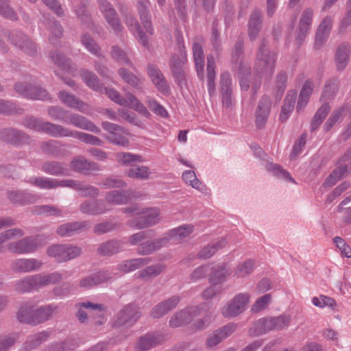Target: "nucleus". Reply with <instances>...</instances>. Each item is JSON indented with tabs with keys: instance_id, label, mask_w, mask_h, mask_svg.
<instances>
[{
	"instance_id": "f257e3e1",
	"label": "nucleus",
	"mask_w": 351,
	"mask_h": 351,
	"mask_svg": "<svg viewBox=\"0 0 351 351\" xmlns=\"http://www.w3.org/2000/svg\"><path fill=\"white\" fill-rule=\"evenodd\" d=\"M277 58V53L269 49L265 40H263L256 52L254 66L257 79L252 82V76L251 74L247 76H241L240 80L241 89L247 90L252 86L253 93L256 94L261 86V78L269 80L272 77Z\"/></svg>"
},
{
	"instance_id": "f03ea898",
	"label": "nucleus",
	"mask_w": 351,
	"mask_h": 351,
	"mask_svg": "<svg viewBox=\"0 0 351 351\" xmlns=\"http://www.w3.org/2000/svg\"><path fill=\"white\" fill-rule=\"evenodd\" d=\"M124 213H134L138 217L131 219L129 225L136 229H143L158 223L161 220L160 210L157 207L140 208L137 206L123 208Z\"/></svg>"
},
{
	"instance_id": "7ed1b4c3",
	"label": "nucleus",
	"mask_w": 351,
	"mask_h": 351,
	"mask_svg": "<svg viewBox=\"0 0 351 351\" xmlns=\"http://www.w3.org/2000/svg\"><path fill=\"white\" fill-rule=\"evenodd\" d=\"M338 82L335 80H329L326 83L321 96V101L323 102V104L317 110L312 120L311 125V131L317 130L328 115L330 109L328 101L335 97L338 90Z\"/></svg>"
},
{
	"instance_id": "20e7f679",
	"label": "nucleus",
	"mask_w": 351,
	"mask_h": 351,
	"mask_svg": "<svg viewBox=\"0 0 351 351\" xmlns=\"http://www.w3.org/2000/svg\"><path fill=\"white\" fill-rule=\"evenodd\" d=\"M47 254L57 262L63 263L79 256L82 254V249L70 244H58L48 247Z\"/></svg>"
},
{
	"instance_id": "39448f33",
	"label": "nucleus",
	"mask_w": 351,
	"mask_h": 351,
	"mask_svg": "<svg viewBox=\"0 0 351 351\" xmlns=\"http://www.w3.org/2000/svg\"><path fill=\"white\" fill-rule=\"evenodd\" d=\"M39 237L29 236L20 240L9 242L7 249L16 254H27L35 252L40 246Z\"/></svg>"
},
{
	"instance_id": "423d86ee",
	"label": "nucleus",
	"mask_w": 351,
	"mask_h": 351,
	"mask_svg": "<svg viewBox=\"0 0 351 351\" xmlns=\"http://www.w3.org/2000/svg\"><path fill=\"white\" fill-rule=\"evenodd\" d=\"M101 126L107 132L104 137L108 142L121 147L129 145L128 133L122 127L108 121H103Z\"/></svg>"
},
{
	"instance_id": "0eeeda50",
	"label": "nucleus",
	"mask_w": 351,
	"mask_h": 351,
	"mask_svg": "<svg viewBox=\"0 0 351 351\" xmlns=\"http://www.w3.org/2000/svg\"><path fill=\"white\" fill-rule=\"evenodd\" d=\"M178 45L180 53V57L176 55L172 56L170 68L176 81L182 84L185 80V73L183 66L186 62V53L184 51V45L182 37L178 38Z\"/></svg>"
},
{
	"instance_id": "6e6552de",
	"label": "nucleus",
	"mask_w": 351,
	"mask_h": 351,
	"mask_svg": "<svg viewBox=\"0 0 351 351\" xmlns=\"http://www.w3.org/2000/svg\"><path fill=\"white\" fill-rule=\"evenodd\" d=\"M250 295L247 293L236 295L222 308L221 313L225 317H233L242 313L247 308Z\"/></svg>"
},
{
	"instance_id": "1a4fd4ad",
	"label": "nucleus",
	"mask_w": 351,
	"mask_h": 351,
	"mask_svg": "<svg viewBox=\"0 0 351 351\" xmlns=\"http://www.w3.org/2000/svg\"><path fill=\"white\" fill-rule=\"evenodd\" d=\"M98 3L99 9L108 24L116 34L121 32L123 27L113 5L107 0H98Z\"/></svg>"
},
{
	"instance_id": "9d476101",
	"label": "nucleus",
	"mask_w": 351,
	"mask_h": 351,
	"mask_svg": "<svg viewBox=\"0 0 351 351\" xmlns=\"http://www.w3.org/2000/svg\"><path fill=\"white\" fill-rule=\"evenodd\" d=\"M15 90L19 94L31 99H50V96L45 89L26 82L16 84Z\"/></svg>"
},
{
	"instance_id": "9b49d317",
	"label": "nucleus",
	"mask_w": 351,
	"mask_h": 351,
	"mask_svg": "<svg viewBox=\"0 0 351 351\" xmlns=\"http://www.w3.org/2000/svg\"><path fill=\"white\" fill-rule=\"evenodd\" d=\"M24 125L32 130L47 133L54 137H60L62 125L50 122H44L35 118H29L24 121Z\"/></svg>"
},
{
	"instance_id": "f8f14e48",
	"label": "nucleus",
	"mask_w": 351,
	"mask_h": 351,
	"mask_svg": "<svg viewBox=\"0 0 351 351\" xmlns=\"http://www.w3.org/2000/svg\"><path fill=\"white\" fill-rule=\"evenodd\" d=\"M334 23V17L330 15L325 16L320 21L316 31L315 46L322 47L326 42Z\"/></svg>"
},
{
	"instance_id": "ddd939ff",
	"label": "nucleus",
	"mask_w": 351,
	"mask_h": 351,
	"mask_svg": "<svg viewBox=\"0 0 351 351\" xmlns=\"http://www.w3.org/2000/svg\"><path fill=\"white\" fill-rule=\"evenodd\" d=\"M69 275L65 270L55 271L50 274H39L32 276L34 289H38L51 284H55Z\"/></svg>"
},
{
	"instance_id": "4468645a",
	"label": "nucleus",
	"mask_w": 351,
	"mask_h": 351,
	"mask_svg": "<svg viewBox=\"0 0 351 351\" xmlns=\"http://www.w3.org/2000/svg\"><path fill=\"white\" fill-rule=\"evenodd\" d=\"M199 310L197 306L187 308L173 314L169 319V325L171 328H178L190 323L192 319L199 315Z\"/></svg>"
},
{
	"instance_id": "2eb2a0df",
	"label": "nucleus",
	"mask_w": 351,
	"mask_h": 351,
	"mask_svg": "<svg viewBox=\"0 0 351 351\" xmlns=\"http://www.w3.org/2000/svg\"><path fill=\"white\" fill-rule=\"evenodd\" d=\"M43 262L36 258H16L10 264V268L12 271L17 273H28L39 269Z\"/></svg>"
},
{
	"instance_id": "dca6fc26",
	"label": "nucleus",
	"mask_w": 351,
	"mask_h": 351,
	"mask_svg": "<svg viewBox=\"0 0 351 351\" xmlns=\"http://www.w3.org/2000/svg\"><path fill=\"white\" fill-rule=\"evenodd\" d=\"M138 308L133 304L125 306L117 315L116 324L117 326H132L140 317Z\"/></svg>"
},
{
	"instance_id": "f3484780",
	"label": "nucleus",
	"mask_w": 351,
	"mask_h": 351,
	"mask_svg": "<svg viewBox=\"0 0 351 351\" xmlns=\"http://www.w3.org/2000/svg\"><path fill=\"white\" fill-rule=\"evenodd\" d=\"M314 11L311 8L303 10L298 25V32L295 40L300 44L308 34L313 20Z\"/></svg>"
},
{
	"instance_id": "a211bd4d",
	"label": "nucleus",
	"mask_w": 351,
	"mask_h": 351,
	"mask_svg": "<svg viewBox=\"0 0 351 351\" xmlns=\"http://www.w3.org/2000/svg\"><path fill=\"white\" fill-rule=\"evenodd\" d=\"M10 39L12 43L26 54L33 56L36 53V45L25 34L21 32H14Z\"/></svg>"
},
{
	"instance_id": "6ab92c4d",
	"label": "nucleus",
	"mask_w": 351,
	"mask_h": 351,
	"mask_svg": "<svg viewBox=\"0 0 351 351\" xmlns=\"http://www.w3.org/2000/svg\"><path fill=\"white\" fill-rule=\"evenodd\" d=\"M70 136L77 138L84 143L92 145L101 146L104 143L102 140L92 134L76 130H71L69 128L62 126L60 137Z\"/></svg>"
},
{
	"instance_id": "aec40b11",
	"label": "nucleus",
	"mask_w": 351,
	"mask_h": 351,
	"mask_svg": "<svg viewBox=\"0 0 351 351\" xmlns=\"http://www.w3.org/2000/svg\"><path fill=\"white\" fill-rule=\"evenodd\" d=\"M193 56L197 76L200 80L204 79L205 58L202 48V38H197L193 43Z\"/></svg>"
},
{
	"instance_id": "412c9836",
	"label": "nucleus",
	"mask_w": 351,
	"mask_h": 351,
	"mask_svg": "<svg viewBox=\"0 0 351 351\" xmlns=\"http://www.w3.org/2000/svg\"><path fill=\"white\" fill-rule=\"evenodd\" d=\"M58 97L62 103L66 106L77 110L82 113L89 114L90 106L74 95L66 91H61L58 94Z\"/></svg>"
},
{
	"instance_id": "4be33fe9",
	"label": "nucleus",
	"mask_w": 351,
	"mask_h": 351,
	"mask_svg": "<svg viewBox=\"0 0 351 351\" xmlns=\"http://www.w3.org/2000/svg\"><path fill=\"white\" fill-rule=\"evenodd\" d=\"M67 123L77 128L88 130L89 132L99 134L101 130L86 117L80 114L71 112L68 116Z\"/></svg>"
},
{
	"instance_id": "5701e85b",
	"label": "nucleus",
	"mask_w": 351,
	"mask_h": 351,
	"mask_svg": "<svg viewBox=\"0 0 351 351\" xmlns=\"http://www.w3.org/2000/svg\"><path fill=\"white\" fill-rule=\"evenodd\" d=\"M147 73L156 88L162 93L169 90V86L162 71L156 66L150 64L147 66Z\"/></svg>"
},
{
	"instance_id": "b1692460",
	"label": "nucleus",
	"mask_w": 351,
	"mask_h": 351,
	"mask_svg": "<svg viewBox=\"0 0 351 351\" xmlns=\"http://www.w3.org/2000/svg\"><path fill=\"white\" fill-rule=\"evenodd\" d=\"M70 167L73 171L84 174H89L93 171L100 170V167L97 163L89 161L82 156H78L74 158L70 163Z\"/></svg>"
},
{
	"instance_id": "393cba45",
	"label": "nucleus",
	"mask_w": 351,
	"mask_h": 351,
	"mask_svg": "<svg viewBox=\"0 0 351 351\" xmlns=\"http://www.w3.org/2000/svg\"><path fill=\"white\" fill-rule=\"evenodd\" d=\"M235 330L236 325L234 324H229L224 327L214 331L207 338L206 346L209 348L217 346L223 339L230 335Z\"/></svg>"
},
{
	"instance_id": "a878e982",
	"label": "nucleus",
	"mask_w": 351,
	"mask_h": 351,
	"mask_svg": "<svg viewBox=\"0 0 351 351\" xmlns=\"http://www.w3.org/2000/svg\"><path fill=\"white\" fill-rule=\"evenodd\" d=\"M88 225L86 221L67 223L58 226L56 232L60 237H69L87 228Z\"/></svg>"
},
{
	"instance_id": "bb28decb",
	"label": "nucleus",
	"mask_w": 351,
	"mask_h": 351,
	"mask_svg": "<svg viewBox=\"0 0 351 351\" xmlns=\"http://www.w3.org/2000/svg\"><path fill=\"white\" fill-rule=\"evenodd\" d=\"M271 108V100L269 97L263 96L258 102L256 112V123L258 127L263 126L269 117Z\"/></svg>"
},
{
	"instance_id": "cd10ccee",
	"label": "nucleus",
	"mask_w": 351,
	"mask_h": 351,
	"mask_svg": "<svg viewBox=\"0 0 351 351\" xmlns=\"http://www.w3.org/2000/svg\"><path fill=\"white\" fill-rule=\"evenodd\" d=\"M262 165L267 170V172L276 177L278 179L284 180L288 182L295 183L294 179L291 177V174L285 169H284L279 165L274 163L269 160H263Z\"/></svg>"
},
{
	"instance_id": "c85d7f7f",
	"label": "nucleus",
	"mask_w": 351,
	"mask_h": 351,
	"mask_svg": "<svg viewBox=\"0 0 351 351\" xmlns=\"http://www.w3.org/2000/svg\"><path fill=\"white\" fill-rule=\"evenodd\" d=\"M351 46L348 43L340 44L335 53V65L339 71H343L349 62Z\"/></svg>"
},
{
	"instance_id": "c756f323",
	"label": "nucleus",
	"mask_w": 351,
	"mask_h": 351,
	"mask_svg": "<svg viewBox=\"0 0 351 351\" xmlns=\"http://www.w3.org/2000/svg\"><path fill=\"white\" fill-rule=\"evenodd\" d=\"M164 339V336L159 333L147 334L139 338L136 348L139 351H146L161 343Z\"/></svg>"
},
{
	"instance_id": "7c9ffc66",
	"label": "nucleus",
	"mask_w": 351,
	"mask_h": 351,
	"mask_svg": "<svg viewBox=\"0 0 351 351\" xmlns=\"http://www.w3.org/2000/svg\"><path fill=\"white\" fill-rule=\"evenodd\" d=\"M180 302L178 296H173L155 306L151 311V316L154 318H159L175 308Z\"/></svg>"
},
{
	"instance_id": "2f4dec72",
	"label": "nucleus",
	"mask_w": 351,
	"mask_h": 351,
	"mask_svg": "<svg viewBox=\"0 0 351 351\" xmlns=\"http://www.w3.org/2000/svg\"><path fill=\"white\" fill-rule=\"evenodd\" d=\"M193 231V226L191 225H183L177 228L171 230L165 235L164 238L167 239V245L169 243H177L180 242L183 239L188 237Z\"/></svg>"
},
{
	"instance_id": "473e14b6",
	"label": "nucleus",
	"mask_w": 351,
	"mask_h": 351,
	"mask_svg": "<svg viewBox=\"0 0 351 351\" xmlns=\"http://www.w3.org/2000/svg\"><path fill=\"white\" fill-rule=\"evenodd\" d=\"M167 239L161 238L154 239L153 241H147L141 243L138 247V253L139 254H150L154 252L160 250L167 245Z\"/></svg>"
},
{
	"instance_id": "72a5a7b5",
	"label": "nucleus",
	"mask_w": 351,
	"mask_h": 351,
	"mask_svg": "<svg viewBox=\"0 0 351 351\" xmlns=\"http://www.w3.org/2000/svg\"><path fill=\"white\" fill-rule=\"evenodd\" d=\"M80 208L83 213L90 215H101L109 210L104 202L98 200L86 201L80 205Z\"/></svg>"
},
{
	"instance_id": "f704fd0d",
	"label": "nucleus",
	"mask_w": 351,
	"mask_h": 351,
	"mask_svg": "<svg viewBox=\"0 0 351 351\" xmlns=\"http://www.w3.org/2000/svg\"><path fill=\"white\" fill-rule=\"evenodd\" d=\"M262 14L259 10H255L251 14L248 23V35L251 40H255L261 30Z\"/></svg>"
},
{
	"instance_id": "c9c22d12",
	"label": "nucleus",
	"mask_w": 351,
	"mask_h": 351,
	"mask_svg": "<svg viewBox=\"0 0 351 351\" xmlns=\"http://www.w3.org/2000/svg\"><path fill=\"white\" fill-rule=\"evenodd\" d=\"M42 170L47 174L61 176H69V169L66 165L58 161L46 162L42 166Z\"/></svg>"
},
{
	"instance_id": "e433bc0d",
	"label": "nucleus",
	"mask_w": 351,
	"mask_h": 351,
	"mask_svg": "<svg viewBox=\"0 0 351 351\" xmlns=\"http://www.w3.org/2000/svg\"><path fill=\"white\" fill-rule=\"evenodd\" d=\"M8 198L14 204H27L35 202L38 199L37 195L31 194L24 191H8Z\"/></svg>"
},
{
	"instance_id": "4c0bfd02",
	"label": "nucleus",
	"mask_w": 351,
	"mask_h": 351,
	"mask_svg": "<svg viewBox=\"0 0 351 351\" xmlns=\"http://www.w3.org/2000/svg\"><path fill=\"white\" fill-rule=\"evenodd\" d=\"M80 307L77 313V317L81 323H84L87 320V313L82 309V308H87L90 311H98V317L103 315V312L105 311V306L100 304H94L90 302H83L78 304Z\"/></svg>"
},
{
	"instance_id": "58836bf2",
	"label": "nucleus",
	"mask_w": 351,
	"mask_h": 351,
	"mask_svg": "<svg viewBox=\"0 0 351 351\" xmlns=\"http://www.w3.org/2000/svg\"><path fill=\"white\" fill-rule=\"evenodd\" d=\"M131 198L129 191H111L108 192L105 197L108 204L114 205L126 204Z\"/></svg>"
},
{
	"instance_id": "ea45409f",
	"label": "nucleus",
	"mask_w": 351,
	"mask_h": 351,
	"mask_svg": "<svg viewBox=\"0 0 351 351\" xmlns=\"http://www.w3.org/2000/svg\"><path fill=\"white\" fill-rule=\"evenodd\" d=\"M125 22L132 34L135 36L138 37L139 42L143 46H147L148 45V38L141 29L139 24L131 14H126Z\"/></svg>"
},
{
	"instance_id": "a19ab883",
	"label": "nucleus",
	"mask_w": 351,
	"mask_h": 351,
	"mask_svg": "<svg viewBox=\"0 0 351 351\" xmlns=\"http://www.w3.org/2000/svg\"><path fill=\"white\" fill-rule=\"evenodd\" d=\"M110 277L105 271H99L82 279L80 282L81 287L90 289L107 281Z\"/></svg>"
},
{
	"instance_id": "79ce46f5",
	"label": "nucleus",
	"mask_w": 351,
	"mask_h": 351,
	"mask_svg": "<svg viewBox=\"0 0 351 351\" xmlns=\"http://www.w3.org/2000/svg\"><path fill=\"white\" fill-rule=\"evenodd\" d=\"M49 337V333L47 331H42L29 336L25 342L23 344V351H30L35 349L40 344L47 341Z\"/></svg>"
},
{
	"instance_id": "37998d69",
	"label": "nucleus",
	"mask_w": 351,
	"mask_h": 351,
	"mask_svg": "<svg viewBox=\"0 0 351 351\" xmlns=\"http://www.w3.org/2000/svg\"><path fill=\"white\" fill-rule=\"evenodd\" d=\"M296 97L297 93L295 90H290L288 92L284 100V104L282 107L281 113L279 117V119L282 122L287 121L290 116L293 110Z\"/></svg>"
},
{
	"instance_id": "c03bdc74",
	"label": "nucleus",
	"mask_w": 351,
	"mask_h": 351,
	"mask_svg": "<svg viewBox=\"0 0 351 351\" xmlns=\"http://www.w3.org/2000/svg\"><path fill=\"white\" fill-rule=\"evenodd\" d=\"M150 261L151 259L148 257L126 260L118 265V269L124 273H128L141 268Z\"/></svg>"
},
{
	"instance_id": "a18cd8bd",
	"label": "nucleus",
	"mask_w": 351,
	"mask_h": 351,
	"mask_svg": "<svg viewBox=\"0 0 351 351\" xmlns=\"http://www.w3.org/2000/svg\"><path fill=\"white\" fill-rule=\"evenodd\" d=\"M213 272L209 277V282L212 285L223 283L230 275V271L222 264L213 267Z\"/></svg>"
},
{
	"instance_id": "49530a36",
	"label": "nucleus",
	"mask_w": 351,
	"mask_h": 351,
	"mask_svg": "<svg viewBox=\"0 0 351 351\" xmlns=\"http://www.w3.org/2000/svg\"><path fill=\"white\" fill-rule=\"evenodd\" d=\"M182 179L186 185L202 193L207 191L206 185L197 178L195 173L192 170L184 171L182 174Z\"/></svg>"
},
{
	"instance_id": "de8ad7c7",
	"label": "nucleus",
	"mask_w": 351,
	"mask_h": 351,
	"mask_svg": "<svg viewBox=\"0 0 351 351\" xmlns=\"http://www.w3.org/2000/svg\"><path fill=\"white\" fill-rule=\"evenodd\" d=\"M207 86L210 96L213 97L215 94V61L212 55L207 57Z\"/></svg>"
},
{
	"instance_id": "09e8293b",
	"label": "nucleus",
	"mask_w": 351,
	"mask_h": 351,
	"mask_svg": "<svg viewBox=\"0 0 351 351\" xmlns=\"http://www.w3.org/2000/svg\"><path fill=\"white\" fill-rule=\"evenodd\" d=\"M34 306L31 302H25L21 304L18 313L17 319L20 322L34 324Z\"/></svg>"
},
{
	"instance_id": "8fccbe9b",
	"label": "nucleus",
	"mask_w": 351,
	"mask_h": 351,
	"mask_svg": "<svg viewBox=\"0 0 351 351\" xmlns=\"http://www.w3.org/2000/svg\"><path fill=\"white\" fill-rule=\"evenodd\" d=\"M119 76L123 80L137 90H141L142 84L143 83V79L136 75H134L132 72L126 70L124 68L119 69Z\"/></svg>"
},
{
	"instance_id": "3c124183",
	"label": "nucleus",
	"mask_w": 351,
	"mask_h": 351,
	"mask_svg": "<svg viewBox=\"0 0 351 351\" xmlns=\"http://www.w3.org/2000/svg\"><path fill=\"white\" fill-rule=\"evenodd\" d=\"M56 307L51 304L45 305L38 308H35L34 325L43 323L48 320L56 310Z\"/></svg>"
},
{
	"instance_id": "603ef678",
	"label": "nucleus",
	"mask_w": 351,
	"mask_h": 351,
	"mask_svg": "<svg viewBox=\"0 0 351 351\" xmlns=\"http://www.w3.org/2000/svg\"><path fill=\"white\" fill-rule=\"evenodd\" d=\"M148 0H138V10L141 19L147 32L152 34L154 29L150 23V16L147 12Z\"/></svg>"
},
{
	"instance_id": "864d4df0",
	"label": "nucleus",
	"mask_w": 351,
	"mask_h": 351,
	"mask_svg": "<svg viewBox=\"0 0 351 351\" xmlns=\"http://www.w3.org/2000/svg\"><path fill=\"white\" fill-rule=\"evenodd\" d=\"M33 212L38 215H45L46 216H52L60 217L63 216L62 208L52 204L36 206L33 208Z\"/></svg>"
},
{
	"instance_id": "5fc2aeb1",
	"label": "nucleus",
	"mask_w": 351,
	"mask_h": 351,
	"mask_svg": "<svg viewBox=\"0 0 351 351\" xmlns=\"http://www.w3.org/2000/svg\"><path fill=\"white\" fill-rule=\"evenodd\" d=\"M80 75L82 80L89 88L95 91H103V87L100 85L99 79L95 73L90 71L83 69L80 71Z\"/></svg>"
},
{
	"instance_id": "6e6d98bb",
	"label": "nucleus",
	"mask_w": 351,
	"mask_h": 351,
	"mask_svg": "<svg viewBox=\"0 0 351 351\" xmlns=\"http://www.w3.org/2000/svg\"><path fill=\"white\" fill-rule=\"evenodd\" d=\"M125 97L128 98L127 105H125V107L134 109L145 117H149L150 116V113L146 107L136 98L134 95L130 93H125Z\"/></svg>"
},
{
	"instance_id": "4d7b16f0",
	"label": "nucleus",
	"mask_w": 351,
	"mask_h": 351,
	"mask_svg": "<svg viewBox=\"0 0 351 351\" xmlns=\"http://www.w3.org/2000/svg\"><path fill=\"white\" fill-rule=\"evenodd\" d=\"M24 234L23 230L19 228H10L0 233V253L3 252V243L21 238Z\"/></svg>"
},
{
	"instance_id": "13d9d810",
	"label": "nucleus",
	"mask_w": 351,
	"mask_h": 351,
	"mask_svg": "<svg viewBox=\"0 0 351 351\" xmlns=\"http://www.w3.org/2000/svg\"><path fill=\"white\" fill-rule=\"evenodd\" d=\"M50 57L55 64L62 69V71L73 73V70L75 68L73 66L69 60L66 59L63 54L56 51H52L50 54Z\"/></svg>"
},
{
	"instance_id": "bf43d9fd",
	"label": "nucleus",
	"mask_w": 351,
	"mask_h": 351,
	"mask_svg": "<svg viewBox=\"0 0 351 351\" xmlns=\"http://www.w3.org/2000/svg\"><path fill=\"white\" fill-rule=\"evenodd\" d=\"M271 330L270 322L268 318H262L256 321L253 326L250 329L249 332L251 335L258 336L265 334Z\"/></svg>"
},
{
	"instance_id": "052dcab7",
	"label": "nucleus",
	"mask_w": 351,
	"mask_h": 351,
	"mask_svg": "<svg viewBox=\"0 0 351 351\" xmlns=\"http://www.w3.org/2000/svg\"><path fill=\"white\" fill-rule=\"evenodd\" d=\"M122 249L121 243L116 240L110 241L100 245L98 252L104 256L112 255Z\"/></svg>"
},
{
	"instance_id": "680f3d73",
	"label": "nucleus",
	"mask_w": 351,
	"mask_h": 351,
	"mask_svg": "<svg viewBox=\"0 0 351 351\" xmlns=\"http://www.w3.org/2000/svg\"><path fill=\"white\" fill-rule=\"evenodd\" d=\"M116 159L118 163L124 166L131 165L134 162H143L144 161L141 156L129 152L117 153Z\"/></svg>"
},
{
	"instance_id": "e2e57ef3",
	"label": "nucleus",
	"mask_w": 351,
	"mask_h": 351,
	"mask_svg": "<svg viewBox=\"0 0 351 351\" xmlns=\"http://www.w3.org/2000/svg\"><path fill=\"white\" fill-rule=\"evenodd\" d=\"M43 24L49 32V40L51 43H54V38H60L62 35V27L56 21L48 19Z\"/></svg>"
},
{
	"instance_id": "0e129e2a",
	"label": "nucleus",
	"mask_w": 351,
	"mask_h": 351,
	"mask_svg": "<svg viewBox=\"0 0 351 351\" xmlns=\"http://www.w3.org/2000/svg\"><path fill=\"white\" fill-rule=\"evenodd\" d=\"M28 182L41 189H56L55 178L45 177H32L29 179Z\"/></svg>"
},
{
	"instance_id": "69168bd1",
	"label": "nucleus",
	"mask_w": 351,
	"mask_h": 351,
	"mask_svg": "<svg viewBox=\"0 0 351 351\" xmlns=\"http://www.w3.org/2000/svg\"><path fill=\"white\" fill-rule=\"evenodd\" d=\"M126 174L132 178L147 180L149 178L151 172L147 167L136 166L128 169Z\"/></svg>"
},
{
	"instance_id": "338daca9",
	"label": "nucleus",
	"mask_w": 351,
	"mask_h": 351,
	"mask_svg": "<svg viewBox=\"0 0 351 351\" xmlns=\"http://www.w3.org/2000/svg\"><path fill=\"white\" fill-rule=\"evenodd\" d=\"M14 289L15 291L19 293L29 292L35 289L32 276H26L16 281L14 283Z\"/></svg>"
},
{
	"instance_id": "774afa93",
	"label": "nucleus",
	"mask_w": 351,
	"mask_h": 351,
	"mask_svg": "<svg viewBox=\"0 0 351 351\" xmlns=\"http://www.w3.org/2000/svg\"><path fill=\"white\" fill-rule=\"evenodd\" d=\"M19 339V333L0 335V351H8Z\"/></svg>"
}]
</instances>
